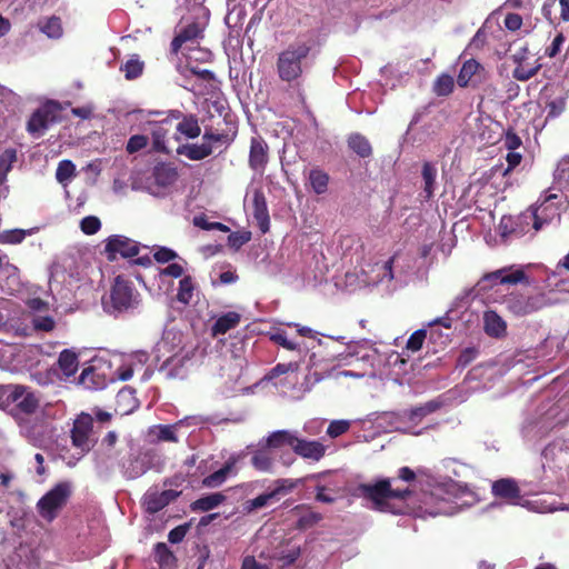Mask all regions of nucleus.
<instances>
[{
    "label": "nucleus",
    "mask_w": 569,
    "mask_h": 569,
    "mask_svg": "<svg viewBox=\"0 0 569 569\" xmlns=\"http://www.w3.org/2000/svg\"><path fill=\"white\" fill-rule=\"evenodd\" d=\"M322 520V516L319 512L310 511L303 516H301L297 521V528L300 530H306L315 525H317L319 521Z\"/></svg>",
    "instance_id": "obj_53"
},
{
    "label": "nucleus",
    "mask_w": 569,
    "mask_h": 569,
    "mask_svg": "<svg viewBox=\"0 0 569 569\" xmlns=\"http://www.w3.org/2000/svg\"><path fill=\"white\" fill-rule=\"evenodd\" d=\"M170 117L171 119L179 121L176 127L179 133L183 134L188 139H196L200 136L201 128L196 114H184L180 110H170Z\"/></svg>",
    "instance_id": "obj_13"
},
{
    "label": "nucleus",
    "mask_w": 569,
    "mask_h": 569,
    "mask_svg": "<svg viewBox=\"0 0 569 569\" xmlns=\"http://www.w3.org/2000/svg\"><path fill=\"white\" fill-rule=\"evenodd\" d=\"M541 69V64L536 60L535 66L528 67L526 63L522 66H516L512 71V76L518 81H528L535 77Z\"/></svg>",
    "instance_id": "obj_41"
},
{
    "label": "nucleus",
    "mask_w": 569,
    "mask_h": 569,
    "mask_svg": "<svg viewBox=\"0 0 569 569\" xmlns=\"http://www.w3.org/2000/svg\"><path fill=\"white\" fill-rule=\"evenodd\" d=\"M240 320L241 316L236 311H229L220 316L211 328L212 337L227 333L229 330L236 328L240 323Z\"/></svg>",
    "instance_id": "obj_22"
},
{
    "label": "nucleus",
    "mask_w": 569,
    "mask_h": 569,
    "mask_svg": "<svg viewBox=\"0 0 569 569\" xmlns=\"http://www.w3.org/2000/svg\"><path fill=\"white\" fill-rule=\"evenodd\" d=\"M299 365L297 362L278 363L266 375L264 379L272 380L288 372L297 371Z\"/></svg>",
    "instance_id": "obj_46"
},
{
    "label": "nucleus",
    "mask_w": 569,
    "mask_h": 569,
    "mask_svg": "<svg viewBox=\"0 0 569 569\" xmlns=\"http://www.w3.org/2000/svg\"><path fill=\"white\" fill-rule=\"evenodd\" d=\"M485 320V332L489 337L501 338L507 332L506 321L492 310L486 311L483 316Z\"/></svg>",
    "instance_id": "obj_20"
},
{
    "label": "nucleus",
    "mask_w": 569,
    "mask_h": 569,
    "mask_svg": "<svg viewBox=\"0 0 569 569\" xmlns=\"http://www.w3.org/2000/svg\"><path fill=\"white\" fill-rule=\"evenodd\" d=\"M202 37V29L197 22L182 28L171 41V52L177 54L182 44Z\"/></svg>",
    "instance_id": "obj_17"
},
{
    "label": "nucleus",
    "mask_w": 569,
    "mask_h": 569,
    "mask_svg": "<svg viewBox=\"0 0 569 569\" xmlns=\"http://www.w3.org/2000/svg\"><path fill=\"white\" fill-rule=\"evenodd\" d=\"M421 176L425 182L423 191L426 193V198L430 199L435 192L437 168L431 162L426 161L422 164Z\"/></svg>",
    "instance_id": "obj_30"
},
{
    "label": "nucleus",
    "mask_w": 569,
    "mask_h": 569,
    "mask_svg": "<svg viewBox=\"0 0 569 569\" xmlns=\"http://www.w3.org/2000/svg\"><path fill=\"white\" fill-rule=\"evenodd\" d=\"M358 489L365 499L373 503L375 509L382 512H401L400 509L391 507L390 500L406 501L412 495L409 488L392 489L389 478L380 479L375 483H361Z\"/></svg>",
    "instance_id": "obj_2"
},
{
    "label": "nucleus",
    "mask_w": 569,
    "mask_h": 569,
    "mask_svg": "<svg viewBox=\"0 0 569 569\" xmlns=\"http://www.w3.org/2000/svg\"><path fill=\"white\" fill-rule=\"evenodd\" d=\"M92 432V416L86 412H81L73 421V426L70 431L71 443L81 456L88 453L96 443V441L91 439Z\"/></svg>",
    "instance_id": "obj_7"
},
{
    "label": "nucleus",
    "mask_w": 569,
    "mask_h": 569,
    "mask_svg": "<svg viewBox=\"0 0 569 569\" xmlns=\"http://www.w3.org/2000/svg\"><path fill=\"white\" fill-rule=\"evenodd\" d=\"M350 428V422L347 420H333L327 429V435L331 438H337L346 433Z\"/></svg>",
    "instance_id": "obj_54"
},
{
    "label": "nucleus",
    "mask_w": 569,
    "mask_h": 569,
    "mask_svg": "<svg viewBox=\"0 0 569 569\" xmlns=\"http://www.w3.org/2000/svg\"><path fill=\"white\" fill-rule=\"evenodd\" d=\"M503 303L506 309L513 316L525 317L552 306L555 301H552L546 292H538L530 296L512 292L505 298Z\"/></svg>",
    "instance_id": "obj_4"
},
{
    "label": "nucleus",
    "mask_w": 569,
    "mask_h": 569,
    "mask_svg": "<svg viewBox=\"0 0 569 569\" xmlns=\"http://www.w3.org/2000/svg\"><path fill=\"white\" fill-rule=\"evenodd\" d=\"M213 151V146L210 143L202 142L198 143H186L181 144L177 148V153L187 157L192 161H200L211 156Z\"/></svg>",
    "instance_id": "obj_18"
},
{
    "label": "nucleus",
    "mask_w": 569,
    "mask_h": 569,
    "mask_svg": "<svg viewBox=\"0 0 569 569\" xmlns=\"http://www.w3.org/2000/svg\"><path fill=\"white\" fill-rule=\"evenodd\" d=\"M277 483H278V486L273 490H271L270 492H266V493L259 495L258 497L246 501L244 510L247 512H251V511H253L256 509L262 508V507L267 506V503L271 499L276 498L280 493L286 492V491H290V490H292L295 488V483L291 482L288 479L278 480Z\"/></svg>",
    "instance_id": "obj_14"
},
{
    "label": "nucleus",
    "mask_w": 569,
    "mask_h": 569,
    "mask_svg": "<svg viewBox=\"0 0 569 569\" xmlns=\"http://www.w3.org/2000/svg\"><path fill=\"white\" fill-rule=\"evenodd\" d=\"M241 569H270V567L258 562L253 556H246L242 560Z\"/></svg>",
    "instance_id": "obj_64"
},
{
    "label": "nucleus",
    "mask_w": 569,
    "mask_h": 569,
    "mask_svg": "<svg viewBox=\"0 0 569 569\" xmlns=\"http://www.w3.org/2000/svg\"><path fill=\"white\" fill-rule=\"evenodd\" d=\"M62 107L59 102L48 100L33 111L27 122V131L32 137H40L53 123L61 121Z\"/></svg>",
    "instance_id": "obj_6"
},
{
    "label": "nucleus",
    "mask_w": 569,
    "mask_h": 569,
    "mask_svg": "<svg viewBox=\"0 0 569 569\" xmlns=\"http://www.w3.org/2000/svg\"><path fill=\"white\" fill-rule=\"evenodd\" d=\"M522 144V141L520 137L512 130H508L506 132L505 139H503V146L509 151H515Z\"/></svg>",
    "instance_id": "obj_60"
},
{
    "label": "nucleus",
    "mask_w": 569,
    "mask_h": 569,
    "mask_svg": "<svg viewBox=\"0 0 569 569\" xmlns=\"http://www.w3.org/2000/svg\"><path fill=\"white\" fill-rule=\"evenodd\" d=\"M32 233V229H11L0 232V244H19L28 234Z\"/></svg>",
    "instance_id": "obj_37"
},
{
    "label": "nucleus",
    "mask_w": 569,
    "mask_h": 569,
    "mask_svg": "<svg viewBox=\"0 0 569 569\" xmlns=\"http://www.w3.org/2000/svg\"><path fill=\"white\" fill-rule=\"evenodd\" d=\"M158 439L161 441L177 442L178 438L172 426H160Z\"/></svg>",
    "instance_id": "obj_63"
},
{
    "label": "nucleus",
    "mask_w": 569,
    "mask_h": 569,
    "mask_svg": "<svg viewBox=\"0 0 569 569\" xmlns=\"http://www.w3.org/2000/svg\"><path fill=\"white\" fill-rule=\"evenodd\" d=\"M251 239L250 231H234L228 236L229 247L238 250Z\"/></svg>",
    "instance_id": "obj_49"
},
{
    "label": "nucleus",
    "mask_w": 569,
    "mask_h": 569,
    "mask_svg": "<svg viewBox=\"0 0 569 569\" xmlns=\"http://www.w3.org/2000/svg\"><path fill=\"white\" fill-rule=\"evenodd\" d=\"M76 176V166L71 160L64 159L58 163L56 179L61 184H67Z\"/></svg>",
    "instance_id": "obj_38"
},
{
    "label": "nucleus",
    "mask_w": 569,
    "mask_h": 569,
    "mask_svg": "<svg viewBox=\"0 0 569 569\" xmlns=\"http://www.w3.org/2000/svg\"><path fill=\"white\" fill-rule=\"evenodd\" d=\"M153 258L159 263H167V262L176 259L177 253L172 249L161 247L153 253Z\"/></svg>",
    "instance_id": "obj_61"
},
{
    "label": "nucleus",
    "mask_w": 569,
    "mask_h": 569,
    "mask_svg": "<svg viewBox=\"0 0 569 569\" xmlns=\"http://www.w3.org/2000/svg\"><path fill=\"white\" fill-rule=\"evenodd\" d=\"M122 473L127 479H137L149 470L147 457L138 453L130 455L121 465Z\"/></svg>",
    "instance_id": "obj_16"
},
{
    "label": "nucleus",
    "mask_w": 569,
    "mask_h": 569,
    "mask_svg": "<svg viewBox=\"0 0 569 569\" xmlns=\"http://www.w3.org/2000/svg\"><path fill=\"white\" fill-rule=\"evenodd\" d=\"M292 450L298 456L313 461H319L326 453V447L321 442L316 440L308 441L299 438H297Z\"/></svg>",
    "instance_id": "obj_15"
},
{
    "label": "nucleus",
    "mask_w": 569,
    "mask_h": 569,
    "mask_svg": "<svg viewBox=\"0 0 569 569\" xmlns=\"http://www.w3.org/2000/svg\"><path fill=\"white\" fill-rule=\"evenodd\" d=\"M252 466L259 471H269L272 467V458L264 450H258L251 458Z\"/></svg>",
    "instance_id": "obj_42"
},
{
    "label": "nucleus",
    "mask_w": 569,
    "mask_h": 569,
    "mask_svg": "<svg viewBox=\"0 0 569 569\" xmlns=\"http://www.w3.org/2000/svg\"><path fill=\"white\" fill-rule=\"evenodd\" d=\"M510 269H507V268H502V269H499V270H496V271H492V272H489V273H486L479 281V286L482 288V289H487L489 286H493V284H497V283H500L501 284V278L503 276L505 272L509 271Z\"/></svg>",
    "instance_id": "obj_51"
},
{
    "label": "nucleus",
    "mask_w": 569,
    "mask_h": 569,
    "mask_svg": "<svg viewBox=\"0 0 569 569\" xmlns=\"http://www.w3.org/2000/svg\"><path fill=\"white\" fill-rule=\"evenodd\" d=\"M56 322L52 317H37L33 319V328L38 331L50 332L54 329Z\"/></svg>",
    "instance_id": "obj_57"
},
{
    "label": "nucleus",
    "mask_w": 569,
    "mask_h": 569,
    "mask_svg": "<svg viewBox=\"0 0 569 569\" xmlns=\"http://www.w3.org/2000/svg\"><path fill=\"white\" fill-rule=\"evenodd\" d=\"M517 283H526L529 284V280L523 270H509L503 273L501 278V284H517Z\"/></svg>",
    "instance_id": "obj_43"
},
{
    "label": "nucleus",
    "mask_w": 569,
    "mask_h": 569,
    "mask_svg": "<svg viewBox=\"0 0 569 569\" xmlns=\"http://www.w3.org/2000/svg\"><path fill=\"white\" fill-rule=\"evenodd\" d=\"M311 52V44L306 41L290 43L277 57V73L281 81L293 82L303 73V63Z\"/></svg>",
    "instance_id": "obj_1"
},
{
    "label": "nucleus",
    "mask_w": 569,
    "mask_h": 569,
    "mask_svg": "<svg viewBox=\"0 0 569 569\" xmlns=\"http://www.w3.org/2000/svg\"><path fill=\"white\" fill-rule=\"evenodd\" d=\"M187 531H188V526L187 525L178 526V527H176V528H173L172 530L169 531L168 540L171 543H179V542H181L184 539V537L187 535Z\"/></svg>",
    "instance_id": "obj_62"
},
{
    "label": "nucleus",
    "mask_w": 569,
    "mask_h": 569,
    "mask_svg": "<svg viewBox=\"0 0 569 569\" xmlns=\"http://www.w3.org/2000/svg\"><path fill=\"white\" fill-rule=\"evenodd\" d=\"M202 140L204 143H229V137L227 133L213 132L211 129H206Z\"/></svg>",
    "instance_id": "obj_58"
},
{
    "label": "nucleus",
    "mask_w": 569,
    "mask_h": 569,
    "mask_svg": "<svg viewBox=\"0 0 569 569\" xmlns=\"http://www.w3.org/2000/svg\"><path fill=\"white\" fill-rule=\"evenodd\" d=\"M226 500V496L221 492H214L203 496L194 500L190 508L192 511H209L220 506Z\"/></svg>",
    "instance_id": "obj_25"
},
{
    "label": "nucleus",
    "mask_w": 569,
    "mask_h": 569,
    "mask_svg": "<svg viewBox=\"0 0 569 569\" xmlns=\"http://www.w3.org/2000/svg\"><path fill=\"white\" fill-rule=\"evenodd\" d=\"M236 466V459L230 458L226 461V463L217 471L212 472L211 475L204 477L202 479V485L206 488H216L222 485L228 476L232 472Z\"/></svg>",
    "instance_id": "obj_23"
},
{
    "label": "nucleus",
    "mask_w": 569,
    "mask_h": 569,
    "mask_svg": "<svg viewBox=\"0 0 569 569\" xmlns=\"http://www.w3.org/2000/svg\"><path fill=\"white\" fill-rule=\"evenodd\" d=\"M148 137L144 134H133L129 138L126 150L128 153H136L148 146Z\"/></svg>",
    "instance_id": "obj_48"
},
{
    "label": "nucleus",
    "mask_w": 569,
    "mask_h": 569,
    "mask_svg": "<svg viewBox=\"0 0 569 569\" xmlns=\"http://www.w3.org/2000/svg\"><path fill=\"white\" fill-rule=\"evenodd\" d=\"M16 398L12 400L14 408L11 415L18 418L19 415L32 416L37 412L40 407V395L33 391L30 387L23 385H17Z\"/></svg>",
    "instance_id": "obj_8"
},
{
    "label": "nucleus",
    "mask_w": 569,
    "mask_h": 569,
    "mask_svg": "<svg viewBox=\"0 0 569 569\" xmlns=\"http://www.w3.org/2000/svg\"><path fill=\"white\" fill-rule=\"evenodd\" d=\"M196 289L193 279L191 276H184L179 281V288L177 292V300L181 302L182 305L187 306L190 303L193 297V291Z\"/></svg>",
    "instance_id": "obj_34"
},
{
    "label": "nucleus",
    "mask_w": 569,
    "mask_h": 569,
    "mask_svg": "<svg viewBox=\"0 0 569 569\" xmlns=\"http://www.w3.org/2000/svg\"><path fill=\"white\" fill-rule=\"evenodd\" d=\"M58 365L66 377L73 376L78 370V356L74 351L64 349L60 352Z\"/></svg>",
    "instance_id": "obj_28"
},
{
    "label": "nucleus",
    "mask_w": 569,
    "mask_h": 569,
    "mask_svg": "<svg viewBox=\"0 0 569 569\" xmlns=\"http://www.w3.org/2000/svg\"><path fill=\"white\" fill-rule=\"evenodd\" d=\"M483 70L482 66L476 59H469L463 62L457 78L460 88H467L479 71Z\"/></svg>",
    "instance_id": "obj_27"
},
{
    "label": "nucleus",
    "mask_w": 569,
    "mask_h": 569,
    "mask_svg": "<svg viewBox=\"0 0 569 569\" xmlns=\"http://www.w3.org/2000/svg\"><path fill=\"white\" fill-rule=\"evenodd\" d=\"M546 108L548 110L547 118H557L566 109V99L560 97L558 99L551 100V101L547 102Z\"/></svg>",
    "instance_id": "obj_56"
},
{
    "label": "nucleus",
    "mask_w": 569,
    "mask_h": 569,
    "mask_svg": "<svg viewBox=\"0 0 569 569\" xmlns=\"http://www.w3.org/2000/svg\"><path fill=\"white\" fill-rule=\"evenodd\" d=\"M427 337L426 329L416 330L408 339L406 348L412 352L419 351L422 348L423 341Z\"/></svg>",
    "instance_id": "obj_50"
},
{
    "label": "nucleus",
    "mask_w": 569,
    "mask_h": 569,
    "mask_svg": "<svg viewBox=\"0 0 569 569\" xmlns=\"http://www.w3.org/2000/svg\"><path fill=\"white\" fill-rule=\"evenodd\" d=\"M505 27L509 31H518L522 27V17L518 13H508L503 20Z\"/></svg>",
    "instance_id": "obj_59"
},
{
    "label": "nucleus",
    "mask_w": 569,
    "mask_h": 569,
    "mask_svg": "<svg viewBox=\"0 0 569 569\" xmlns=\"http://www.w3.org/2000/svg\"><path fill=\"white\" fill-rule=\"evenodd\" d=\"M141 305V295L133 282L122 274L114 278L110 289V303L106 305L109 313L134 311Z\"/></svg>",
    "instance_id": "obj_3"
},
{
    "label": "nucleus",
    "mask_w": 569,
    "mask_h": 569,
    "mask_svg": "<svg viewBox=\"0 0 569 569\" xmlns=\"http://www.w3.org/2000/svg\"><path fill=\"white\" fill-rule=\"evenodd\" d=\"M101 228V221L96 216H87L80 222V229L84 234L92 236Z\"/></svg>",
    "instance_id": "obj_47"
},
{
    "label": "nucleus",
    "mask_w": 569,
    "mask_h": 569,
    "mask_svg": "<svg viewBox=\"0 0 569 569\" xmlns=\"http://www.w3.org/2000/svg\"><path fill=\"white\" fill-rule=\"evenodd\" d=\"M269 159V147L262 137H252L249 151V167L254 171L262 172Z\"/></svg>",
    "instance_id": "obj_10"
},
{
    "label": "nucleus",
    "mask_w": 569,
    "mask_h": 569,
    "mask_svg": "<svg viewBox=\"0 0 569 569\" xmlns=\"http://www.w3.org/2000/svg\"><path fill=\"white\" fill-rule=\"evenodd\" d=\"M252 214L261 233L270 229V216L267 199L261 189H256L252 194Z\"/></svg>",
    "instance_id": "obj_11"
},
{
    "label": "nucleus",
    "mask_w": 569,
    "mask_h": 569,
    "mask_svg": "<svg viewBox=\"0 0 569 569\" xmlns=\"http://www.w3.org/2000/svg\"><path fill=\"white\" fill-rule=\"evenodd\" d=\"M71 496L69 482H59L37 502L39 515L48 522L53 521Z\"/></svg>",
    "instance_id": "obj_5"
},
{
    "label": "nucleus",
    "mask_w": 569,
    "mask_h": 569,
    "mask_svg": "<svg viewBox=\"0 0 569 569\" xmlns=\"http://www.w3.org/2000/svg\"><path fill=\"white\" fill-rule=\"evenodd\" d=\"M442 406L439 400H430L422 406L411 408L408 412V419L410 421L421 420L426 416L436 412Z\"/></svg>",
    "instance_id": "obj_33"
},
{
    "label": "nucleus",
    "mask_w": 569,
    "mask_h": 569,
    "mask_svg": "<svg viewBox=\"0 0 569 569\" xmlns=\"http://www.w3.org/2000/svg\"><path fill=\"white\" fill-rule=\"evenodd\" d=\"M347 143L348 147L360 158H369L372 154V147L369 140L360 133L350 134Z\"/></svg>",
    "instance_id": "obj_26"
},
{
    "label": "nucleus",
    "mask_w": 569,
    "mask_h": 569,
    "mask_svg": "<svg viewBox=\"0 0 569 569\" xmlns=\"http://www.w3.org/2000/svg\"><path fill=\"white\" fill-rule=\"evenodd\" d=\"M298 437L291 433L288 430H278L272 432L267 439V446L269 448H281L283 446H289L293 449Z\"/></svg>",
    "instance_id": "obj_29"
},
{
    "label": "nucleus",
    "mask_w": 569,
    "mask_h": 569,
    "mask_svg": "<svg viewBox=\"0 0 569 569\" xmlns=\"http://www.w3.org/2000/svg\"><path fill=\"white\" fill-rule=\"evenodd\" d=\"M168 136V128H164L161 124H153L151 129L152 137V149L157 152L168 153V149L166 146V140Z\"/></svg>",
    "instance_id": "obj_36"
},
{
    "label": "nucleus",
    "mask_w": 569,
    "mask_h": 569,
    "mask_svg": "<svg viewBox=\"0 0 569 569\" xmlns=\"http://www.w3.org/2000/svg\"><path fill=\"white\" fill-rule=\"evenodd\" d=\"M543 209H541V207L539 208H535V209H530L526 212H523L520 217H519V220L526 222V223H529V221H532V227L536 231H539L542 229V227L545 224L548 223V220L546 218H542L541 213H542Z\"/></svg>",
    "instance_id": "obj_39"
},
{
    "label": "nucleus",
    "mask_w": 569,
    "mask_h": 569,
    "mask_svg": "<svg viewBox=\"0 0 569 569\" xmlns=\"http://www.w3.org/2000/svg\"><path fill=\"white\" fill-rule=\"evenodd\" d=\"M104 250L108 260L112 262L117 259L118 254L123 258H133L138 256L140 247L138 242L130 238L121 234H113L108 238Z\"/></svg>",
    "instance_id": "obj_9"
},
{
    "label": "nucleus",
    "mask_w": 569,
    "mask_h": 569,
    "mask_svg": "<svg viewBox=\"0 0 569 569\" xmlns=\"http://www.w3.org/2000/svg\"><path fill=\"white\" fill-rule=\"evenodd\" d=\"M270 340L282 348L295 351L300 350L299 343L288 339L286 331H277L270 336Z\"/></svg>",
    "instance_id": "obj_45"
},
{
    "label": "nucleus",
    "mask_w": 569,
    "mask_h": 569,
    "mask_svg": "<svg viewBox=\"0 0 569 569\" xmlns=\"http://www.w3.org/2000/svg\"><path fill=\"white\" fill-rule=\"evenodd\" d=\"M179 496V492L169 489L163 490L160 493H153L148 496L147 498V510L149 512H158L168 506L171 501H173Z\"/></svg>",
    "instance_id": "obj_24"
},
{
    "label": "nucleus",
    "mask_w": 569,
    "mask_h": 569,
    "mask_svg": "<svg viewBox=\"0 0 569 569\" xmlns=\"http://www.w3.org/2000/svg\"><path fill=\"white\" fill-rule=\"evenodd\" d=\"M565 36L562 32H558L552 39L551 43L545 49V56L548 58H555L561 50L565 43Z\"/></svg>",
    "instance_id": "obj_55"
},
{
    "label": "nucleus",
    "mask_w": 569,
    "mask_h": 569,
    "mask_svg": "<svg viewBox=\"0 0 569 569\" xmlns=\"http://www.w3.org/2000/svg\"><path fill=\"white\" fill-rule=\"evenodd\" d=\"M152 177L158 187L167 188L178 180L179 173L176 167L168 163H159L153 168Z\"/></svg>",
    "instance_id": "obj_19"
},
{
    "label": "nucleus",
    "mask_w": 569,
    "mask_h": 569,
    "mask_svg": "<svg viewBox=\"0 0 569 569\" xmlns=\"http://www.w3.org/2000/svg\"><path fill=\"white\" fill-rule=\"evenodd\" d=\"M144 69V63L138 57L133 54L124 64L121 66L120 70L124 72L127 80H133L139 78Z\"/></svg>",
    "instance_id": "obj_35"
},
{
    "label": "nucleus",
    "mask_w": 569,
    "mask_h": 569,
    "mask_svg": "<svg viewBox=\"0 0 569 569\" xmlns=\"http://www.w3.org/2000/svg\"><path fill=\"white\" fill-rule=\"evenodd\" d=\"M17 385H0V408H6L12 405V400L16 398Z\"/></svg>",
    "instance_id": "obj_52"
},
{
    "label": "nucleus",
    "mask_w": 569,
    "mask_h": 569,
    "mask_svg": "<svg viewBox=\"0 0 569 569\" xmlns=\"http://www.w3.org/2000/svg\"><path fill=\"white\" fill-rule=\"evenodd\" d=\"M193 224L202 230H219L222 232H229L230 229L228 226L221 222H209L206 216H196L193 218Z\"/></svg>",
    "instance_id": "obj_44"
},
{
    "label": "nucleus",
    "mask_w": 569,
    "mask_h": 569,
    "mask_svg": "<svg viewBox=\"0 0 569 569\" xmlns=\"http://www.w3.org/2000/svg\"><path fill=\"white\" fill-rule=\"evenodd\" d=\"M496 498L502 499L509 503L517 505L521 499L520 488L515 479L502 478L496 480L491 488Z\"/></svg>",
    "instance_id": "obj_12"
},
{
    "label": "nucleus",
    "mask_w": 569,
    "mask_h": 569,
    "mask_svg": "<svg viewBox=\"0 0 569 569\" xmlns=\"http://www.w3.org/2000/svg\"><path fill=\"white\" fill-rule=\"evenodd\" d=\"M17 161V150L6 149L0 154V183L6 179L8 172L12 169V164Z\"/></svg>",
    "instance_id": "obj_40"
},
{
    "label": "nucleus",
    "mask_w": 569,
    "mask_h": 569,
    "mask_svg": "<svg viewBox=\"0 0 569 569\" xmlns=\"http://www.w3.org/2000/svg\"><path fill=\"white\" fill-rule=\"evenodd\" d=\"M38 27L41 32L51 39H59L63 33L61 19L57 16L50 17L43 22L39 21Z\"/></svg>",
    "instance_id": "obj_32"
},
{
    "label": "nucleus",
    "mask_w": 569,
    "mask_h": 569,
    "mask_svg": "<svg viewBox=\"0 0 569 569\" xmlns=\"http://www.w3.org/2000/svg\"><path fill=\"white\" fill-rule=\"evenodd\" d=\"M455 89V79L448 73L439 74L432 86V91L437 97H448Z\"/></svg>",
    "instance_id": "obj_31"
},
{
    "label": "nucleus",
    "mask_w": 569,
    "mask_h": 569,
    "mask_svg": "<svg viewBox=\"0 0 569 569\" xmlns=\"http://www.w3.org/2000/svg\"><path fill=\"white\" fill-rule=\"evenodd\" d=\"M308 182L311 190L321 196L329 189L330 176L323 169L315 167L308 173Z\"/></svg>",
    "instance_id": "obj_21"
}]
</instances>
